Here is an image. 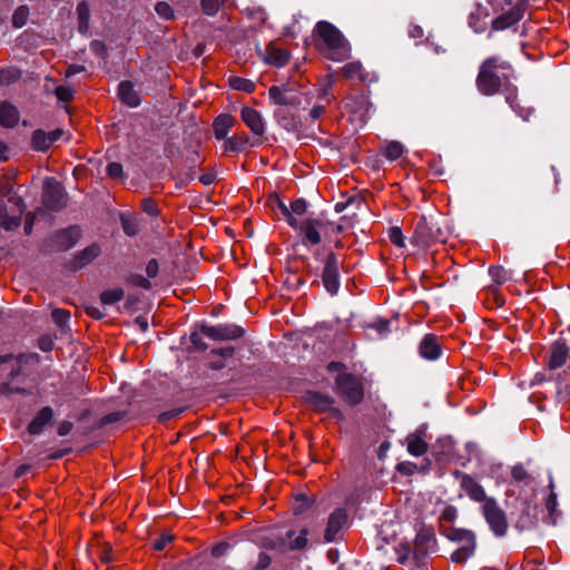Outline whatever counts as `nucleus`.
<instances>
[{"label": "nucleus", "mask_w": 570, "mask_h": 570, "mask_svg": "<svg viewBox=\"0 0 570 570\" xmlns=\"http://www.w3.org/2000/svg\"><path fill=\"white\" fill-rule=\"evenodd\" d=\"M317 50L328 60L341 62L351 57L352 48L345 36L331 22L318 21L313 30Z\"/></svg>", "instance_id": "obj_1"}, {"label": "nucleus", "mask_w": 570, "mask_h": 570, "mask_svg": "<svg viewBox=\"0 0 570 570\" xmlns=\"http://www.w3.org/2000/svg\"><path fill=\"white\" fill-rule=\"evenodd\" d=\"M513 69L509 61L500 56H491L484 59L475 79L478 90L484 96L499 94L502 87L509 82Z\"/></svg>", "instance_id": "obj_2"}, {"label": "nucleus", "mask_w": 570, "mask_h": 570, "mask_svg": "<svg viewBox=\"0 0 570 570\" xmlns=\"http://www.w3.org/2000/svg\"><path fill=\"white\" fill-rule=\"evenodd\" d=\"M291 227L296 232L301 243L306 246L320 245L323 237L328 235L330 220L322 216H308L291 222Z\"/></svg>", "instance_id": "obj_3"}, {"label": "nucleus", "mask_w": 570, "mask_h": 570, "mask_svg": "<svg viewBox=\"0 0 570 570\" xmlns=\"http://www.w3.org/2000/svg\"><path fill=\"white\" fill-rule=\"evenodd\" d=\"M445 236L442 228L432 219L421 216L415 224L411 243L415 246L428 248L436 243H444Z\"/></svg>", "instance_id": "obj_4"}, {"label": "nucleus", "mask_w": 570, "mask_h": 570, "mask_svg": "<svg viewBox=\"0 0 570 570\" xmlns=\"http://www.w3.org/2000/svg\"><path fill=\"white\" fill-rule=\"evenodd\" d=\"M482 514L489 524L491 531L497 537L505 535L509 523L505 512L500 508L494 498H491L481 505Z\"/></svg>", "instance_id": "obj_5"}, {"label": "nucleus", "mask_w": 570, "mask_h": 570, "mask_svg": "<svg viewBox=\"0 0 570 570\" xmlns=\"http://www.w3.org/2000/svg\"><path fill=\"white\" fill-rule=\"evenodd\" d=\"M336 385L338 392L350 404L356 405L362 402L364 389L357 376L350 373L341 374L336 379Z\"/></svg>", "instance_id": "obj_6"}, {"label": "nucleus", "mask_w": 570, "mask_h": 570, "mask_svg": "<svg viewBox=\"0 0 570 570\" xmlns=\"http://www.w3.org/2000/svg\"><path fill=\"white\" fill-rule=\"evenodd\" d=\"M436 539L431 527H422L414 539L413 560L416 567H421L430 551L434 550Z\"/></svg>", "instance_id": "obj_7"}, {"label": "nucleus", "mask_w": 570, "mask_h": 570, "mask_svg": "<svg viewBox=\"0 0 570 570\" xmlns=\"http://www.w3.org/2000/svg\"><path fill=\"white\" fill-rule=\"evenodd\" d=\"M42 203L49 210L58 212L67 204L63 187L55 179L47 178L42 193Z\"/></svg>", "instance_id": "obj_8"}, {"label": "nucleus", "mask_w": 570, "mask_h": 570, "mask_svg": "<svg viewBox=\"0 0 570 570\" xmlns=\"http://www.w3.org/2000/svg\"><path fill=\"white\" fill-rule=\"evenodd\" d=\"M338 264V256L335 253L331 252L326 255L322 272V282L325 289L331 295L337 294L341 286Z\"/></svg>", "instance_id": "obj_9"}, {"label": "nucleus", "mask_w": 570, "mask_h": 570, "mask_svg": "<svg viewBox=\"0 0 570 570\" xmlns=\"http://www.w3.org/2000/svg\"><path fill=\"white\" fill-rule=\"evenodd\" d=\"M200 332L204 336L214 341H232L240 338L245 331L235 324L202 325Z\"/></svg>", "instance_id": "obj_10"}, {"label": "nucleus", "mask_w": 570, "mask_h": 570, "mask_svg": "<svg viewBox=\"0 0 570 570\" xmlns=\"http://www.w3.org/2000/svg\"><path fill=\"white\" fill-rule=\"evenodd\" d=\"M454 475L460 481V488L470 500L484 504L487 500L492 498L487 495L484 488L470 474L455 471Z\"/></svg>", "instance_id": "obj_11"}, {"label": "nucleus", "mask_w": 570, "mask_h": 570, "mask_svg": "<svg viewBox=\"0 0 570 570\" xmlns=\"http://www.w3.org/2000/svg\"><path fill=\"white\" fill-rule=\"evenodd\" d=\"M306 403L316 412L328 413L331 416L342 420L343 413L334 406V400L330 395L318 392H308L305 396Z\"/></svg>", "instance_id": "obj_12"}, {"label": "nucleus", "mask_w": 570, "mask_h": 570, "mask_svg": "<svg viewBox=\"0 0 570 570\" xmlns=\"http://www.w3.org/2000/svg\"><path fill=\"white\" fill-rule=\"evenodd\" d=\"M263 61L269 66L282 68L289 61L291 53L287 49L275 42H269L264 51L261 52Z\"/></svg>", "instance_id": "obj_13"}, {"label": "nucleus", "mask_w": 570, "mask_h": 570, "mask_svg": "<svg viewBox=\"0 0 570 570\" xmlns=\"http://www.w3.org/2000/svg\"><path fill=\"white\" fill-rule=\"evenodd\" d=\"M80 237V229L77 226H71L61 229L51 238V246L55 250L65 252L73 247Z\"/></svg>", "instance_id": "obj_14"}, {"label": "nucleus", "mask_w": 570, "mask_h": 570, "mask_svg": "<svg viewBox=\"0 0 570 570\" xmlns=\"http://www.w3.org/2000/svg\"><path fill=\"white\" fill-rule=\"evenodd\" d=\"M524 14V7L522 4H515L511 9H509L507 12H503L502 14L498 16L492 21V30L494 31H502L505 30L515 23H518Z\"/></svg>", "instance_id": "obj_15"}, {"label": "nucleus", "mask_w": 570, "mask_h": 570, "mask_svg": "<svg viewBox=\"0 0 570 570\" xmlns=\"http://www.w3.org/2000/svg\"><path fill=\"white\" fill-rule=\"evenodd\" d=\"M346 522V511L344 509L334 510L328 517V521L324 533V540L326 542L335 541L337 539V534L341 532Z\"/></svg>", "instance_id": "obj_16"}, {"label": "nucleus", "mask_w": 570, "mask_h": 570, "mask_svg": "<svg viewBox=\"0 0 570 570\" xmlns=\"http://www.w3.org/2000/svg\"><path fill=\"white\" fill-rule=\"evenodd\" d=\"M344 108L353 114L358 120L365 121L368 117V111L371 108V102L367 97L364 95L360 96H350L344 100Z\"/></svg>", "instance_id": "obj_17"}, {"label": "nucleus", "mask_w": 570, "mask_h": 570, "mask_svg": "<svg viewBox=\"0 0 570 570\" xmlns=\"http://www.w3.org/2000/svg\"><path fill=\"white\" fill-rule=\"evenodd\" d=\"M342 75L345 79L351 81H358L362 83L372 82L375 76L365 70L360 61H351L341 68Z\"/></svg>", "instance_id": "obj_18"}, {"label": "nucleus", "mask_w": 570, "mask_h": 570, "mask_svg": "<svg viewBox=\"0 0 570 570\" xmlns=\"http://www.w3.org/2000/svg\"><path fill=\"white\" fill-rule=\"evenodd\" d=\"M62 135V130L56 129L46 132L42 129H37L31 136V147L37 151H47L51 145L57 141Z\"/></svg>", "instance_id": "obj_19"}, {"label": "nucleus", "mask_w": 570, "mask_h": 570, "mask_svg": "<svg viewBox=\"0 0 570 570\" xmlns=\"http://www.w3.org/2000/svg\"><path fill=\"white\" fill-rule=\"evenodd\" d=\"M242 120L256 136H263L265 134V124L262 115L254 108L243 107L240 111Z\"/></svg>", "instance_id": "obj_20"}, {"label": "nucleus", "mask_w": 570, "mask_h": 570, "mask_svg": "<svg viewBox=\"0 0 570 570\" xmlns=\"http://www.w3.org/2000/svg\"><path fill=\"white\" fill-rule=\"evenodd\" d=\"M419 353L423 358L434 361L441 355V344L434 334H426L419 344Z\"/></svg>", "instance_id": "obj_21"}, {"label": "nucleus", "mask_w": 570, "mask_h": 570, "mask_svg": "<svg viewBox=\"0 0 570 570\" xmlns=\"http://www.w3.org/2000/svg\"><path fill=\"white\" fill-rule=\"evenodd\" d=\"M425 432L423 430H416L406 436V450L413 456H421L429 450V444L424 440Z\"/></svg>", "instance_id": "obj_22"}, {"label": "nucleus", "mask_w": 570, "mask_h": 570, "mask_svg": "<svg viewBox=\"0 0 570 570\" xmlns=\"http://www.w3.org/2000/svg\"><path fill=\"white\" fill-rule=\"evenodd\" d=\"M569 355V348L564 342L557 341L551 345L550 354L548 358V367L550 370H557L561 367Z\"/></svg>", "instance_id": "obj_23"}, {"label": "nucleus", "mask_w": 570, "mask_h": 570, "mask_svg": "<svg viewBox=\"0 0 570 570\" xmlns=\"http://www.w3.org/2000/svg\"><path fill=\"white\" fill-rule=\"evenodd\" d=\"M20 120L18 108L9 101L0 102V125L3 128H14Z\"/></svg>", "instance_id": "obj_24"}, {"label": "nucleus", "mask_w": 570, "mask_h": 570, "mask_svg": "<svg viewBox=\"0 0 570 570\" xmlns=\"http://www.w3.org/2000/svg\"><path fill=\"white\" fill-rule=\"evenodd\" d=\"M318 98L322 102L314 105L309 110V118L314 121L325 114L326 107L332 101L333 95L331 81L320 90Z\"/></svg>", "instance_id": "obj_25"}, {"label": "nucleus", "mask_w": 570, "mask_h": 570, "mask_svg": "<svg viewBox=\"0 0 570 570\" xmlns=\"http://www.w3.org/2000/svg\"><path fill=\"white\" fill-rule=\"evenodd\" d=\"M100 247L97 244H91L85 249L79 252L71 262V268L77 271L83 268L100 255Z\"/></svg>", "instance_id": "obj_26"}, {"label": "nucleus", "mask_w": 570, "mask_h": 570, "mask_svg": "<svg viewBox=\"0 0 570 570\" xmlns=\"http://www.w3.org/2000/svg\"><path fill=\"white\" fill-rule=\"evenodd\" d=\"M236 119L229 114L218 115L213 122V130L217 139H225L229 129L235 125Z\"/></svg>", "instance_id": "obj_27"}, {"label": "nucleus", "mask_w": 570, "mask_h": 570, "mask_svg": "<svg viewBox=\"0 0 570 570\" xmlns=\"http://www.w3.org/2000/svg\"><path fill=\"white\" fill-rule=\"evenodd\" d=\"M53 411L50 406H45L36 415V417L29 423L28 432L30 434H40L43 428L52 420Z\"/></svg>", "instance_id": "obj_28"}, {"label": "nucleus", "mask_w": 570, "mask_h": 570, "mask_svg": "<svg viewBox=\"0 0 570 570\" xmlns=\"http://www.w3.org/2000/svg\"><path fill=\"white\" fill-rule=\"evenodd\" d=\"M118 95L120 100L128 107L134 108L140 104L139 95L130 81H122L119 83Z\"/></svg>", "instance_id": "obj_29"}, {"label": "nucleus", "mask_w": 570, "mask_h": 570, "mask_svg": "<svg viewBox=\"0 0 570 570\" xmlns=\"http://www.w3.org/2000/svg\"><path fill=\"white\" fill-rule=\"evenodd\" d=\"M449 540L462 542L463 544H475V534L468 529L449 528L442 532Z\"/></svg>", "instance_id": "obj_30"}, {"label": "nucleus", "mask_w": 570, "mask_h": 570, "mask_svg": "<svg viewBox=\"0 0 570 570\" xmlns=\"http://www.w3.org/2000/svg\"><path fill=\"white\" fill-rule=\"evenodd\" d=\"M275 118L277 124L287 131H296L298 129V120L295 115L285 107H279L275 110Z\"/></svg>", "instance_id": "obj_31"}, {"label": "nucleus", "mask_w": 570, "mask_h": 570, "mask_svg": "<svg viewBox=\"0 0 570 570\" xmlns=\"http://www.w3.org/2000/svg\"><path fill=\"white\" fill-rule=\"evenodd\" d=\"M249 145V138L248 136L243 132L239 135H234L233 137L225 138L223 148L225 154L229 153H239L247 148Z\"/></svg>", "instance_id": "obj_32"}, {"label": "nucleus", "mask_w": 570, "mask_h": 570, "mask_svg": "<svg viewBox=\"0 0 570 570\" xmlns=\"http://www.w3.org/2000/svg\"><path fill=\"white\" fill-rule=\"evenodd\" d=\"M307 535H308L307 529H302L298 532V534H296V532L294 530H288L286 532V538L289 540L288 549L292 551L304 549L308 542Z\"/></svg>", "instance_id": "obj_33"}, {"label": "nucleus", "mask_w": 570, "mask_h": 570, "mask_svg": "<svg viewBox=\"0 0 570 570\" xmlns=\"http://www.w3.org/2000/svg\"><path fill=\"white\" fill-rule=\"evenodd\" d=\"M78 31L82 35L89 32L90 8L86 1H80L77 6Z\"/></svg>", "instance_id": "obj_34"}, {"label": "nucleus", "mask_w": 570, "mask_h": 570, "mask_svg": "<svg viewBox=\"0 0 570 570\" xmlns=\"http://www.w3.org/2000/svg\"><path fill=\"white\" fill-rule=\"evenodd\" d=\"M522 513L517 520L515 527L520 530L530 529L535 524V515L532 511V507L529 503H523Z\"/></svg>", "instance_id": "obj_35"}, {"label": "nucleus", "mask_w": 570, "mask_h": 570, "mask_svg": "<svg viewBox=\"0 0 570 570\" xmlns=\"http://www.w3.org/2000/svg\"><path fill=\"white\" fill-rule=\"evenodd\" d=\"M549 490H550V493L546 499V509L549 513V518L551 519V523L554 524L556 519L559 515V512L557 511L558 501H557V494L554 492V483H553L552 478L550 479V482H549Z\"/></svg>", "instance_id": "obj_36"}, {"label": "nucleus", "mask_w": 570, "mask_h": 570, "mask_svg": "<svg viewBox=\"0 0 570 570\" xmlns=\"http://www.w3.org/2000/svg\"><path fill=\"white\" fill-rule=\"evenodd\" d=\"M505 99L507 102L511 106V108L514 109L515 112H518L519 116L522 117L524 120H527L529 116L532 114V110L530 108H523L520 106L518 95L514 88L508 89Z\"/></svg>", "instance_id": "obj_37"}, {"label": "nucleus", "mask_w": 570, "mask_h": 570, "mask_svg": "<svg viewBox=\"0 0 570 570\" xmlns=\"http://www.w3.org/2000/svg\"><path fill=\"white\" fill-rule=\"evenodd\" d=\"M511 475L514 482L521 483L523 485H530L533 483L534 478L527 471V469L521 465H514L511 471Z\"/></svg>", "instance_id": "obj_38"}, {"label": "nucleus", "mask_w": 570, "mask_h": 570, "mask_svg": "<svg viewBox=\"0 0 570 570\" xmlns=\"http://www.w3.org/2000/svg\"><path fill=\"white\" fill-rule=\"evenodd\" d=\"M229 86L235 90H240L247 94H250L255 90V83L249 80L237 76H232L228 79Z\"/></svg>", "instance_id": "obj_39"}, {"label": "nucleus", "mask_w": 570, "mask_h": 570, "mask_svg": "<svg viewBox=\"0 0 570 570\" xmlns=\"http://www.w3.org/2000/svg\"><path fill=\"white\" fill-rule=\"evenodd\" d=\"M21 77V71L16 67H8L0 70V87L9 86L18 81Z\"/></svg>", "instance_id": "obj_40"}, {"label": "nucleus", "mask_w": 570, "mask_h": 570, "mask_svg": "<svg viewBox=\"0 0 570 570\" xmlns=\"http://www.w3.org/2000/svg\"><path fill=\"white\" fill-rule=\"evenodd\" d=\"M125 296V292L122 288H110L106 289L100 294V301L104 305H112L119 301H121Z\"/></svg>", "instance_id": "obj_41"}, {"label": "nucleus", "mask_w": 570, "mask_h": 570, "mask_svg": "<svg viewBox=\"0 0 570 570\" xmlns=\"http://www.w3.org/2000/svg\"><path fill=\"white\" fill-rule=\"evenodd\" d=\"M268 95L273 102L279 107H285L293 104L292 100H289L285 95V90L278 86H272L268 89Z\"/></svg>", "instance_id": "obj_42"}, {"label": "nucleus", "mask_w": 570, "mask_h": 570, "mask_svg": "<svg viewBox=\"0 0 570 570\" xmlns=\"http://www.w3.org/2000/svg\"><path fill=\"white\" fill-rule=\"evenodd\" d=\"M474 550L475 546L463 544L451 554V560L454 563H464L474 553Z\"/></svg>", "instance_id": "obj_43"}, {"label": "nucleus", "mask_w": 570, "mask_h": 570, "mask_svg": "<svg viewBox=\"0 0 570 570\" xmlns=\"http://www.w3.org/2000/svg\"><path fill=\"white\" fill-rule=\"evenodd\" d=\"M16 360H17L18 367L11 371L12 375L20 374L21 367L24 364H28V363H36L37 364V363H39L40 362V356L37 353H22V354H19L16 357Z\"/></svg>", "instance_id": "obj_44"}, {"label": "nucleus", "mask_w": 570, "mask_h": 570, "mask_svg": "<svg viewBox=\"0 0 570 570\" xmlns=\"http://www.w3.org/2000/svg\"><path fill=\"white\" fill-rule=\"evenodd\" d=\"M28 17H29V9L28 7L26 6H20L18 7L14 12H13V16H12V23L16 28H21L23 27L27 21H28Z\"/></svg>", "instance_id": "obj_45"}, {"label": "nucleus", "mask_w": 570, "mask_h": 570, "mask_svg": "<svg viewBox=\"0 0 570 570\" xmlns=\"http://www.w3.org/2000/svg\"><path fill=\"white\" fill-rule=\"evenodd\" d=\"M403 146L397 141H391L384 149V156L390 160L399 159L403 154Z\"/></svg>", "instance_id": "obj_46"}, {"label": "nucleus", "mask_w": 570, "mask_h": 570, "mask_svg": "<svg viewBox=\"0 0 570 570\" xmlns=\"http://www.w3.org/2000/svg\"><path fill=\"white\" fill-rule=\"evenodd\" d=\"M307 212V203L303 198L295 199L291 203V215L292 217L304 218L303 216Z\"/></svg>", "instance_id": "obj_47"}, {"label": "nucleus", "mask_w": 570, "mask_h": 570, "mask_svg": "<svg viewBox=\"0 0 570 570\" xmlns=\"http://www.w3.org/2000/svg\"><path fill=\"white\" fill-rule=\"evenodd\" d=\"M395 553H396L397 562L401 564H405L407 562V560L410 559L411 553L413 554V551H412L410 544L407 542H405V543H400L395 548Z\"/></svg>", "instance_id": "obj_48"}, {"label": "nucleus", "mask_w": 570, "mask_h": 570, "mask_svg": "<svg viewBox=\"0 0 570 570\" xmlns=\"http://www.w3.org/2000/svg\"><path fill=\"white\" fill-rule=\"evenodd\" d=\"M202 10L207 16H215L220 8V0H202Z\"/></svg>", "instance_id": "obj_49"}, {"label": "nucleus", "mask_w": 570, "mask_h": 570, "mask_svg": "<svg viewBox=\"0 0 570 570\" xmlns=\"http://www.w3.org/2000/svg\"><path fill=\"white\" fill-rule=\"evenodd\" d=\"M56 97L62 102H69L73 99L75 91L67 86H58L55 90Z\"/></svg>", "instance_id": "obj_50"}, {"label": "nucleus", "mask_w": 570, "mask_h": 570, "mask_svg": "<svg viewBox=\"0 0 570 570\" xmlns=\"http://www.w3.org/2000/svg\"><path fill=\"white\" fill-rule=\"evenodd\" d=\"M489 274L498 285L503 284L508 279L507 271L501 266H491L489 268Z\"/></svg>", "instance_id": "obj_51"}, {"label": "nucleus", "mask_w": 570, "mask_h": 570, "mask_svg": "<svg viewBox=\"0 0 570 570\" xmlns=\"http://www.w3.org/2000/svg\"><path fill=\"white\" fill-rule=\"evenodd\" d=\"M0 224L3 228L7 230L16 229L21 224V217L20 216H8L3 215L0 219Z\"/></svg>", "instance_id": "obj_52"}, {"label": "nucleus", "mask_w": 570, "mask_h": 570, "mask_svg": "<svg viewBox=\"0 0 570 570\" xmlns=\"http://www.w3.org/2000/svg\"><path fill=\"white\" fill-rule=\"evenodd\" d=\"M273 202L276 204L277 208L279 209L281 214L284 216L287 224L291 226V222H296L297 217H292L291 215V206H286L277 196L273 198Z\"/></svg>", "instance_id": "obj_53"}, {"label": "nucleus", "mask_w": 570, "mask_h": 570, "mask_svg": "<svg viewBox=\"0 0 570 570\" xmlns=\"http://www.w3.org/2000/svg\"><path fill=\"white\" fill-rule=\"evenodd\" d=\"M389 238L392 244L399 247L404 246V236L400 227L393 226L389 229Z\"/></svg>", "instance_id": "obj_54"}, {"label": "nucleus", "mask_w": 570, "mask_h": 570, "mask_svg": "<svg viewBox=\"0 0 570 570\" xmlns=\"http://www.w3.org/2000/svg\"><path fill=\"white\" fill-rule=\"evenodd\" d=\"M142 210L150 216H158L159 209L157 203L153 198H144L141 200Z\"/></svg>", "instance_id": "obj_55"}, {"label": "nucleus", "mask_w": 570, "mask_h": 570, "mask_svg": "<svg viewBox=\"0 0 570 570\" xmlns=\"http://www.w3.org/2000/svg\"><path fill=\"white\" fill-rule=\"evenodd\" d=\"M155 10L159 17L166 20L171 19L174 17V11L167 2H158L155 7Z\"/></svg>", "instance_id": "obj_56"}, {"label": "nucleus", "mask_w": 570, "mask_h": 570, "mask_svg": "<svg viewBox=\"0 0 570 570\" xmlns=\"http://www.w3.org/2000/svg\"><path fill=\"white\" fill-rule=\"evenodd\" d=\"M174 535L170 533H164L159 538H157L153 546L156 551L164 550L170 542H173Z\"/></svg>", "instance_id": "obj_57"}, {"label": "nucleus", "mask_w": 570, "mask_h": 570, "mask_svg": "<svg viewBox=\"0 0 570 570\" xmlns=\"http://www.w3.org/2000/svg\"><path fill=\"white\" fill-rule=\"evenodd\" d=\"M202 336L204 335L200 332V328L197 332H193L190 334V342L194 345V347L198 351H205L208 347L207 344L203 342Z\"/></svg>", "instance_id": "obj_58"}, {"label": "nucleus", "mask_w": 570, "mask_h": 570, "mask_svg": "<svg viewBox=\"0 0 570 570\" xmlns=\"http://www.w3.org/2000/svg\"><path fill=\"white\" fill-rule=\"evenodd\" d=\"M396 470L401 474L410 476V475L414 474V472L416 470V464L413 462H410V461H403L396 465Z\"/></svg>", "instance_id": "obj_59"}, {"label": "nucleus", "mask_w": 570, "mask_h": 570, "mask_svg": "<svg viewBox=\"0 0 570 570\" xmlns=\"http://www.w3.org/2000/svg\"><path fill=\"white\" fill-rule=\"evenodd\" d=\"M458 517V510L453 505H448L441 513L440 520L452 523Z\"/></svg>", "instance_id": "obj_60"}, {"label": "nucleus", "mask_w": 570, "mask_h": 570, "mask_svg": "<svg viewBox=\"0 0 570 570\" xmlns=\"http://www.w3.org/2000/svg\"><path fill=\"white\" fill-rule=\"evenodd\" d=\"M106 171L112 178H120L124 173L122 165L120 163H110L107 165Z\"/></svg>", "instance_id": "obj_61"}, {"label": "nucleus", "mask_w": 570, "mask_h": 570, "mask_svg": "<svg viewBox=\"0 0 570 570\" xmlns=\"http://www.w3.org/2000/svg\"><path fill=\"white\" fill-rule=\"evenodd\" d=\"M264 546L267 548V549H271V550H279V551H285L287 546H286V542H285V539L284 538H278L277 540H272V541H268V540H265L264 542Z\"/></svg>", "instance_id": "obj_62"}, {"label": "nucleus", "mask_w": 570, "mask_h": 570, "mask_svg": "<svg viewBox=\"0 0 570 570\" xmlns=\"http://www.w3.org/2000/svg\"><path fill=\"white\" fill-rule=\"evenodd\" d=\"M90 49H91V51H92L95 55H97V56H99V57H105V56H106V53H107V47H106V45H105L102 41H100V40H94V41H91V43H90Z\"/></svg>", "instance_id": "obj_63"}, {"label": "nucleus", "mask_w": 570, "mask_h": 570, "mask_svg": "<svg viewBox=\"0 0 570 570\" xmlns=\"http://www.w3.org/2000/svg\"><path fill=\"white\" fill-rule=\"evenodd\" d=\"M130 281L137 287H141L145 289L151 288L150 281L142 275H134V276H131Z\"/></svg>", "instance_id": "obj_64"}]
</instances>
